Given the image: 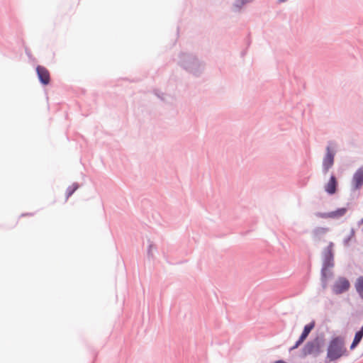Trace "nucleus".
<instances>
[{"label": "nucleus", "instance_id": "obj_25", "mask_svg": "<svg viewBox=\"0 0 363 363\" xmlns=\"http://www.w3.org/2000/svg\"><path fill=\"white\" fill-rule=\"evenodd\" d=\"M280 2L285 1L286 0H279Z\"/></svg>", "mask_w": 363, "mask_h": 363}, {"label": "nucleus", "instance_id": "obj_14", "mask_svg": "<svg viewBox=\"0 0 363 363\" xmlns=\"http://www.w3.org/2000/svg\"><path fill=\"white\" fill-rule=\"evenodd\" d=\"M354 179V182H363V166L357 171Z\"/></svg>", "mask_w": 363, "mask_h": 363}, {"label": "nucleus", "instance_id": "obj_18", "mask_svg": "<svg viewBox=\"0 0 363 363\" xmlns=\"http://www.w3.org/2000/svg\"><path fill=\"white\" fill-rule=\"evenodd\" d=\"M148 247H147V257L149 258H153V254L152 252V249L154 247V245H153V242L150 240H148Z\"/></svg>", "mask_w": 363, "mask_h": 363}, {"label": "nucleus", "instance_id": "obj_3", "mask_svg": "<svg viewBox=\"0 0 363 363\" xmlns=\"http://www.w3.org/2000/svg\"><path fill=\"white\" fill-rule=\"evenodd\" d=\"M350 288V281L345 277H338L332 286V291L339 295L347 291Z\"/></svg>", "mask_w": 363, "mask_h": 363}, {"label": "nucleus", "instance_id": "obj_17", "mask_svg": "<svg viewBox=\"0 0 363 363\" xmlns=\"http://www.w3.org/2000/svg\"><path fill=\"white\" fill-rule=\"evenodd\" d=\"M355 231L354 228H351L350 235L346 237L343 240V244L345 246L348 245L349 242L351 240V239L354 236Z\"/></svg>", "mask_w": 363, "mask_h": 363}, {"label": "nucleus", "instance_id": "obj_8", "mask_svg": "<svg viewBox=\"0 0 363 363\" xmlns=\"http://www.w3.org/2000/svg\"><path fill=\"white\" fill-rule=\"evenodd\" d=\"M334 273L333 271H323L320 270V282L323 289H326L328 286V279L333 277Z\"/></svg>", "mask_w": 363, "mask_h": 363}, {"label": "nucleus", "instance_id": "obj_23", "mask_svg": "<svg viewBox=\"0 0 363 363\" xmlns=\"http://www.w3.org/2000/svg\"><path fill=\"white\" fill-rule=\"evenodd\" d=\"M330 182H336V179H335V177L332 176L331 178H330Z\"/></svg>", "mask_w": 363, "mask_h": 363}, {"label": "nucleus", "instance_id": "obj_19", "mask_svg": "<svg viewBox=\"0 0 363 363\" xmlns=\"http://www.w3.org/2000/svg\"><path fill=\"white\" fill-rule=\"evenodd\" d=\"M305 340H303V339L298 337V339L296 341L295 344L289 349V351H292L294 350H296L297 349L300 345H301L303 342Z\"/></svg>", "mask_w": 363, "mask_h": 363}, {"label": "nucleus", "instance_id": "obj_13", "mask_svg": "<svg viewBox=\"0 0 363 363\" xmlns=\"http://www.w3.org/2000/svg\"><path fill=\"white\" fill-rule=\"evenodd\" d=\"M338 183H327L325 186V191L329 195H333L337 189Z\"/></svg>", "mask_w": 363, "mask_h": 363}, {"label": "nucleus", "instance_id": "obj_16", "mask_svg": "<svg viewBox=\"0 0 363 363\" xmlns=\"http://www.w3.org/2000/svg\"><path fill=\"white\" fill-rule=\"evenodd\" d=\"M349 356V352L347 349L345 347V342L343 341V345L341 347L340 352L338 356V359H340L342 357H348Z\"/></svg>", "mask_w": 363, "mask_h": 363}, {"label": "nucleus", "instance_id": "obj_15", "mask_svg": "<svg viewBox=\"0 0 363 363\" xmlns=\"http://www.w3.org/2000/svg\"><path fill=\"white\" fill-rule=\"evenodd\" d=\"M328 230L326 228L318 227L314 229L313 234L315 236H320L325 234Z\"/></svg>", "mask_w": 363, "mask_h": 363}, {"label": "nucleus", "instance_id": "obj_7", "mask_svg": "<svg viewBox=\"0 0 363 363\" xmlns=\"http://www.w3.org/2000/svg\"><path fill=\"white\" fill-rule=\"evenodd\" d=\"M335 153L332 149L328 146L326 148V155L323 159V167L325 170L330 168L334 162Z\"/></svg>", "mask_w": 363, "mask_h": 363}, {"label": "nucleus", "instance_id": "obj_6", "mask_svg": "<svg viewBox=\"0 0 363 363\" xmlns=\"http://www.w3.org/2000/svg\"><path fill=\"white\" fill-rule=\"evenodd\" d=\"M315 354V341L314 339L308 341L302 347L300 357L301 358L306 357L308 355H313Z\"/></svg>", "mask_w": 363, "mask_h": 363}, {"label": "nucleus", "instance_id": "obj_11", "mask_svg": "<svg viewBox=\"0 0 363 363\" xmlns=\"http://www.w3.org/2000/svg\"><path fill=\"white\" fill-rule=\"evenodd\" d=\"M314 341H315V354H314V357H318L320 353L323 352V350H322V339L320 338L319 337H316L315 338H314Z\"/></svg>", "mask_w": 363, "mask_h": 363}, {"label": "nucleus", "instance_id": "obj_9", "mask_svg": "<svg viewBox=\"0 0 363 363\" xmlns=\"http://www.w3.org/2000/svg\"><path fill=\"white\" fill-rule=\"evenodd\" d=\"M314 327L315 322L313 320L309 323L308 324L306 325L303 327V329L299 337L303 339V340H306L311 330L314 328Z\"/></svg>", "mask_w": 363, "mask_h": 363}, {"label": "nucleus", "instance_id": "obj_10", "mask_svg": "<svg viewBox=\"0 0 363 363\" xmlns=\"http://www.w3.org/2000/svg\"><path fill=\"white\" fill-rule=\"evenodd\" d=\"M354 287L359 297L363 300V276L356 279Z\"/></svg>", "mask_w": 363, "mask_h": 363}, {"label": "nucleus", "instance_id": "obj_21", "mask_svg": "<svg viewBox=\"0 0 363 363\" xmlns=\"http://www.w3.org/2000/svg\"><path fill=\"white\" fill-rule=\"evenodd\" d=\"M34 213H22L21 214V217H23V216H33Z\"/></svg>", "mask_w": 363, "mask_h": 363}, {"label": "nucleus", "instance_id": "obj_24", "mask_svg": "<svg viewBox=\"0 0 363 363\" xmlns=\"http://www.w3.org/2000/svg\"><path fill=\"white\" fill-rule=\"evenodd\" d=\"M363 224V218L358 221V225H361Z\"/></svg>", "mask_w": 363, "mask_h": 363}, {"label": "nucleus", "instance_id": "obj_20", "mask_svg": "<svg viewBox=\"0 0 363 363\" xmlns=\"http://www.w3.org/2000/svg\"><path fill=\"white\" fill-rule=\"evenodd\" d=\"M354 184V190L359 189L363 186V183H353Z\"/></svg>", "mask_w": 363, "mask_h": 363}, {"label": "nucleus", "instance_id": "obj_1", "mask_svg": "<svg viewBox=\"0 0 363 363\" xmlns=\"http://www.w3.org/2000/svg\"><path fill=\"white\" fill-rule=\"evenodd\" d=\"M344 339L345 338L340 335L332 337L328 345L327 355L325 359V363L338 359Z\"/></svg>", "mask_w": 363, "mask_h": 363}, {"label": "nucleus", "instance_id": "obj_4", "mask_svg": "<svg viewBox=\"0 0 363 363\" xmlns=\"http://www.w3.org/2000/svg\"><path fill=\"white\" fill-rule=\"evenodd\" d=\"M347 211V208L343 207V208H339L337 210L329 212V213L317 212L315 213V216L317 217L321 218H340V217L343 216L346 213Z\"/></svg>", "mask_w": 363, "mask_h": 363}, {"label": "nucleus", "instance_id": "obj_5", "mask_svg": "<svg viewBox=\"0 0 363 363\" xmlns=\"http://www.w3.org/2000/svg\"><path fill=\"white\" fill-rule=\"evenodd\" d=\"M36 72L38 77L43 84L47 85L50 83V73L45 67L39 65L36 67Z\"/></svg>", "mask_w": 363, "mask_h": 363}, {"label": "nucleus", "instance_id": "obj_2", "mask_svg": "<svg viewBox=\"0 0 363 363\" xmlns=\"http://www.w3.org/2000/svg\"><path fill=\"white\" fill-rule=\"evenodd\" d=\"M334 243L330 242L322 252V267L323 271H332L330 269L335 267V252H334Z\"/></svg>", "mask_w": 363, "mask_h": 363}, {"label": "nucleus", "instance_id": "obj_12", "mask_svg": "<svg viewBox=\"0 0 363 363\" xmlns=\"http://www.w3.org/2000/svg\"><path fill=\"white\" fill-rule=\"evenodd\" d=\"M80 185L78 183H72V185L67 188L65 196L67 200L79 188Z\"/></svg>", "mask_w": 363, "mask_h": 363}, {"label": "nucleus", "instance_id": "obj_22", "mask_svg": "<svg viewBox=\"0 0 363 363\" xmlns=\"http://www.w3.org/2000/svg\"><path fill=\"white\" fill-rule=\"evenodd\" d=\"M274 363H287V362L283 359H279V360L275 361Z\"/></svg>", "mask_w": 363, "mask_h": 363}]
</instances>
